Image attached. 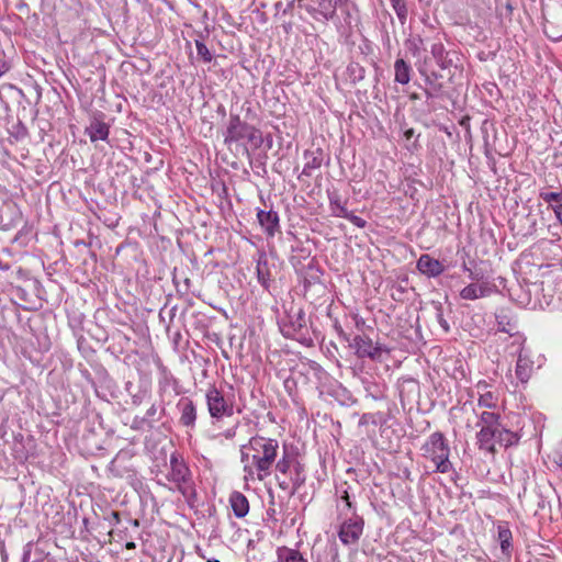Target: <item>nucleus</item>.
<instances>
[{
  "instance_id": "26",
  "label": "nucleus",
  "mask_w": 562,
  "mask_h": 562,
  "mask_svg": "<svg viewBox=\"0 0 562 562\" xmlns=\"http://www.w3.org/2000/svg\"><path fill=\"white\" fill-rule=\"evenodd\" d=\"M349 77L353 83L361 81L364 78V69L357 63H351L347 67Z\"/></svg>"
},
{
  "instance_id": "38",
  "label": "nucleus",
  "mask_w": 562,
  "mask_h": 562,
  "mask_svg": "<svg viewBox=\"0 0 562 562\" xmlns=\"http://www.w3.org/2000/svg\"><path fill=\"white\" fill-rule=\"evenodd\" d=\"M463 270H465V271H469V272H470L469 277H470V279H471V280H473V281H479V280H481V278H482L479 273H474L473 271H471L470 269H468L467 265H463Z\"/></svg>"
},
{
  "instance_id": "16",
  "label": "nucleus",
  "mask_w": 562,
  "mask_h": 562,
  "mask_svg": "<svg viewBox=\"0 0 562 562\" xmlns=\"http://www.w3.org/2000/svg\"><path fill=\"white\" fill-rule=\"evenodd\" d=\"M86 134L92 143L97 140H106L110 134V126L108 123L94 117L89 126L86 127Z\"/></svg>"
},
{
  "instance_id": "6",
  "label": "nucleus",
  "mask_w": 562,
  "mask_h": 562,
  "mask_svg": "<svg viewBox=\"0 0 562 562\" xmlns=\"http://www.w3.org/2000/svg\"><path fill=\"white\" fill-rule=\"evenodd\" d=\"M210 416L214 419H222L234 415V403L226 398L215 386L209 387L205 394Z\"/></svg>"
},
{
  "instance_id": "22",
  "label": "nucleus",
  "mask_w": 562,
  "mask_h": 562,
  "mask_svg": "<svg viewBox=\"0 0 562 562\" xmlns=\"http://www.w3.org/2000/svg\"><path fill=\"white\" fill-rule=\"evenodd\" d=\"M279 562H307L303 554L288 547H281L277 551Z\"/></svg>"
},
{
  "instance_id": "21",
  "label": "nucleus",
  "mask_w": 562,
  "mask_h": 562,
  "mask_svg": "<svg viewBox=\"0 0 562 562\" xmlns=\"http://www.w3.org/2000/svg\"><path fill=\"white\" fill-rule=\"evenodd\" d=\"M394 80L401 85H407L411 80L412 67L404 59L398 58L394 63Z\"/></svg>"
},
{
  "instance_id": "23",
  "label": "nucleus",
  "mask_w": 562,
  "mask_h": 562,
  "mask_svg": "<svg viewBox=\"0 0 562 562\" xmlns=\"http://www.w3.org/2000/svg\"><path fill=\"white\" fill-rule=\"evenodd\" d=\"M496 441L503 447H510L516 445L519 441V437L516 432L510 431L505 428H499V431L496 435Z\"/></svg>"
},
{
  "instance_id": "52",
  "label": "nucleus",
  "mask_w": 562,
  "mask_h": 562,
  "mask_svg": "<svg viewBox=\"0 0 562 562\" xmlns=\"http://www.w3.org/2000/svg\"><path fill=\"white\" fill-rule=\"evenodd\" d=\"M280 487L286 488V486L283 483H280Z\"/></svg>"
},
{
  "instance_id": "24",
  "label": "nucleus",
  "mask_w": 562,
  "mask_h": 562,
  "mask_svg": "<svg viewBox=\"0 0 562 562\" xmlns=\"http://www.w3.org/2000/svg\"><path fill=\"white\" fill-rule=\"evenodd\" d=\"M497 538L503 553L508 554L512 547V531L505 526H498Z\"/></svg>"
},
{
  "instance_id": "48",
  "label": "nucleus",
  "mask_w": 562,
  "mask_h": 562,
  "mask_svg": "<svg viewBox=\"0 0 562 562\" xmlns=\"http://www.w3.org/2000/svg\"><path fill=\"white\" fill-rule=\"evenodd\" d=\"M425 93H426V95H427L428 98H430V97H431V93H430L428 90H426V91H425Z\"/></svg>"
},
{
  "instance_id": "37",
  "label": "nucleus",
  "mask_w": 562,
  "mask_h": 562,
  "mask_svg": "<svg viewBox=\"0 0 562 562\" xmlns=\"http://www.w3.org/2000/svg\"><path fill=\"white\" fill-rule=\"evenodd\" d=\"M120 514L117 512H112L111 516L109 518V521L111 525H117L120 524Z\"/></svg>"
},
{
  "instance_id": "5",
  "label": "nucleus",
  "mask_w": 562,
  "mask_h": 562,
  "mask_svg": "<svg viewBox=\"0 0 562 562\" xmlns=\"http://www.w3.org/2000/svg\"><path fill=\"white\" fill-rule=\"evenodd\" d=\"M339 335L349 342V346L355 350L358 358H369L373 361H382V355L389 353V349L376 342L366 335H356L352 340L349 336L339 329Z\"/></svg>"
},
{
  "instance_id": "10",
  "label": "nucleus",
  "mask_w": 562,
  "mask_h": 562,
  "mask_svg": "<svg viewBox=\"0 0 562 562\" xmlns=\"http://www.w3.org/2000/svg\"><path fill=\"white\" fill-rule=\"evenodd\" d=\"M328 198L329 209L334 216L346 218L359 228L366 227L367 222L362 217L355 215L352 212H349L346 207V202L341 201L339 194L330 193Z\"/></svg>"
},
{
  "instance_id": "27",
  "label": "nucleus",
  "mask_w": 562,
  "mask_h": 562,
  "mask_svg": "<svg viewBox=\"0 0 562 562\" xmlns=\"http://www.w3.org/2000/svg\"><path fill=\"white\" fill-rule=\"evenodd\" d=\"M391 3L401 23L405 24L407 19V8L404 0H391Z\"/></svg>"
},
{
  "instance_id": "19",
  "label": "nucleus",
  "mask_w": 562,
  "mask_h": 562,
  "mask_svg": "<svg viewBox=\"0 0 562 562\" xmlns=\"http://www.w3.org/2000/svg\"><path fill=\"white\" fill-rule=\"evenodd\" d=\"M499 419V414L490 411H484L479 415V422L476 426L483 430H492L498 432L501 428Z\"/></svg>"
},
{
  "instance_id": "35",
  "label": "nucleus",
  "mask_w": 562,
  "mask_h": 562,
  "mask_svg": "<svg viewBox=\"0 0 562 562\" xmlns=\"http://www.w3.org/2000/svg\"><path fill=\"white\" fill-rule=\"evenodd\" d=\"M551 207L555 214L557 220L562 224V203L551 204Z\"/></svg>"
},
{
  "instance_id": "34",
  "label": "nucleus",
  "mask_w": 562,
  "mask_h": 562,
  "mask_svg": "<svg viewBox=\"0 0 562 562\" xmlns=\"http://www.w3.org/2000/svg\"><path fill=\"white\" fill-rule=\"evenodd\" d=\"M490 385L485 380H481L476 383L475 389L477 391L479 396L482 393H492V391L488 390Z\"/></svg>"
},
{
  "instance_id": "9",
  "label": "nucleus",
  "mask_w": 562,
  "mask_h": 562,
  "mask_svg": "<svg viewBox=\"0 0 562 562\" xmlns=\"http://www.w3.org/2000/svg\"><path fill=\"white\" fill-rule=\"evenodd\" d=\"M495 317L497 330L514 337V345L526 342V338L519 333L517 319L509 310L501 308Z\"/></svg>"
},
{
  "instance_id": "20",
  "label": "nucleus",
  "mask_w": 562,
  "mask_h": 562,
  "mask_svg": "<svg viewBox=\"0 0 562 562\" xmlns=\"http://www.w3.org/2000/svg\"><path fill=\"white\" fill-rule=\"evenodd\" d=\"M497 431L483 430L476 434V443L480 450H483L490 454L496 452L494 440L496 439Z\"/></svg>"
},
{
  "instance_id": "42",
  "label": "nucleus",
  "mask_w": 562,
  "mask_h": 562,
  "mask_svg": "<svg viewBox=\"0 0 562 562\" xmlns=\"http://www.w3.org/2000/svg\"><path fill=\"white\" fill-rule=\"evenodd\" d=\"M156 414V407L155 405H153L148 411H147V416H154Z\"/></svg>"
},
{
  "instance_id": "44",
  "label": "nucleus",
  "mask_w": 562,
  "mask_h": 562,
  "mask_svg": "<svg viewBox=\"0 0 562 562\" xmlns=\"http://www.w3.org/2000/svg\"><path fill=\"white\" fill-rule=\"evenodd\" d=\"M8 67L5 66V64H3L2 66H0V77L5 74L8 71Z\"/></svg>"
},
{
  "instance_id": "41",
  "label": "nucleus",
  "mask_w": 562,
  "mask_h": 562,
  "mask_svg": "<svg viewBox=\"0 0 562 562\" xmlns=\"http://www.w3.org/2000/svg\"><path fill=\"white\" fill-rule=\"evenodd\" d=\"M404 135L407 139H409L414 135V130L413 128L407 130Z\"/></svg>"
},
{
  "instance_id": "50",
  "label": "nucleus",
  "mask_w": 562,
  "mask_h": 562,
  "mask_svg": "<svg viewBox=\"0 0 562 562\" xmlns=\"http://www.w3.org/2000/svg\"><path fill=\"white\" fill-rule=\"evenodd\" d=\"M207 562H220V561L216 559H211V560H207Z\"/></svg>"
},
{
  "instance_id": "3",
  "label": "nucleus",
  "mask_w": 562,
  "mask_h": 562,
  "mask_svg": "<svg viewBox=\"0 0 562 562\" xmlns=\"http://www.w3.org/2000/svg\"><path fill=\"white\" fill-rule=\"evenodd\" d=\"M423 457L430 460L435 465V472L448 473L452 470L449 460L450 448L442 432H432L422 447Z\"/></svg>"
},
{
  "instance_id": "7",
  "label": "nucleus",
  "mask_w": 562,
  "mask_h": 562,
  "mask_svg": "<svg viewBox=\"0 0 562 562\" xmlns=\"http://www.w3.org/2000/svg\"><path fill=\"white\" fill-rule=\"evenodd\" d=\"M363 527V518L353 512L350 518L344 519V521L340 524L338 531L339 540L345 546L357 543L362 536Z\"/></svg>"
},
{
  "instance_id": "28",
  "label": "nucleus",
  "mask_w": 562,
  "mask_h": 562,
  "mask_svg": "<svg viewBox=\"0 0 562 562\" xmlns=\"http://www.w3.org/2000/svg\"><path fill=\"white\" fill-rule=\"evenodd\" d=\"M195 47L198 55L205 61L210 63L212 60V54L206 47V45L201 40H195Z\"/></svg>"
},
{
  "instance_id": "36",
  "label": "nucleus",
  "mask_w": 562,
  "mask_h": 562,
  "mask_svg": "<svg viewBox=\"0 0 562 562\" xmlns=\"http://www.w3.org/2000/svg\"><path fill=\"white\" fill-rule=\"evenodd\" d=\"M437 319H438V323L440 324V326L443 328V330L448 331L449 325H448V322L443 318V315L441 312L437 313Z\"/></svg>"
},
{
  "instance_id": "14",
  "label": "nucleus",
  "mask_w": 562,
  "mask_h": 562,
  "mask_svg": "<svg viewBox=\"0 0 562 562\" xmlns=\"http://www.w3.org/2000/svg\"><path fill=\"white\" fill-rule=\"evenodd\" d=\"M257 220L261 226V228L265 231V233L273 237L274 234L279 231V215L276 211H258L257 213Z\"/></svg>"
},
{
  "instance_id": "29",
  "label": "nucleus",
  "mask_w": 562,
  "mask_h": 562,
  "mask_svg": "<svg viewBox=\"0 0 562 562\" xmlns=\"http://www.w3.org/2000/svg\"><path fill=\"white\" fill-rule=\"evenodd\" d=\"M540 198L547 203H562V192H540Z\"/></svg>"
},
{
  "instance_id": "1",
  "label": "nucleus",
  "mask_w": 562,
  "mask_h": 562,
  "mask_svg": "<svg viewBox=\"0 0 562 562\" xmlns=\"http://www.w3.org/2000/svg\"><path fill=\"white\" fill-rule=\"evenodd\" d=\"M278 452V440L262 436H254L247 443L241 445L240 462L245 479L258 481L267 479L272 472Z\"/></svg>"
},
{
  "instance_id": "4",
  "label": "nucleus",
  "mask_w": 562,
  "mask_h": 562,
  "mask_svg": "<svg viewBox=\"0 0 562 562\" xmlns=\"http://www.w3.org/2000/svg\"><path fill=\"white\" fill-rule=\"evenodd\" d=\"M245 139L255 146H259L262 142L260 132L257 128L243 122L238 115L232 114L226 128L224 143L231 145Z\"/></svg>"
},
{
  "instance_id": "46",
  "label": "nucleus",
  "mask_w": 562,
  "mask_h": 562,
  "mask_svg": "<svg viewBox=\"0 0 562 562\" xmlns=\"http://www.w3.org/2000/svg\"><path fill=\"white\" fill-rule=\"evenodd\" d=\"M432 78L429 76V75H426V82L427 83H432Z\"/></svg>"
},
{
  "instance_id": "12",
  "label": "nucleus",
  "mask_w": 562,
  "mask_h": 562,
  "mask_svg": "<svg viewBox=\"0 0 562 562\" xmlns=\"http://www.w3.org/2000/svg\"><path fill=\"white\" fill-rule=\"evenodd\" d=\"M416 267L422 274L428 278H436L445 271L443 265L428 254H424L419 257Z\"/></svg>"
},
{
  "instance_id": "15",
  "label": "nucleus",
  "mask_w": 562,
  "mask_h": 562,
  "mask_svg": "<svg viewBox=\"0 0 562 562\" xmlns=\"http://www.w3.org/2000/svg\"><path fill=\"white\" fill-rule=\"evenodd\" d=\"M256 273L258 282L266 289L269 290L273 282L272 269L269 265L266 254H260L257 259Z\"/></svg>"
},
{
  "instance_id": "32",
  "label": "nucleus",
  "mask_w": 562,
  "mask_h": 562,
  "mask_svg": "<svg viewBox=\"0 0 562 562\" xmlns=\"http://www.w3.org/2000/svg\"><path fill=\"white\" fill-rule=\"evenodd\" d=\"M431 54L436 58L437 63H440L441 58H443L445 55V47L442 44H434L431 46Z\"/></svg>"
},
{
  "instance_id": "17",
  "label": "nucleus",
  "mask_w": 562,
  "mask_h": 562,
  "mask_svg": "<svg viewBox=\"0 0 562 562\" xmlns=\"http://www.w3.org/2000/svg\"><path fill=\"white\" fill-rule=\"evenodd\" d=\"M304 167L301 176L311 177L313 171L319 169L323 162V151L321 149L316 150H305L304 151Z\"/></svg>"
},
{
  "instance_id": "30",
  "label": "nucleus",
  "mask_w": 562,
  "mask_h": 562,
  "mask_svg": "<svg viewBox=\"0 0 562 562\" xmlns=\"http://www.w3.org/2000/svg\"><path fill=\"white\" fill-rule=\"evenodd\" d=\"M305 482V476L302 474L301 467H295V477L292 479L293 490L296 491Z\"/></svg>"
},
{
  "instance_id": "8",
  "label": "nucleus",
  "mask_w": 562,
  "mask_h": 562,
  "mask_svg": "<svg viewBox=\"0 0 562 562\" xmlns=\"http://www.w3.org/2000/svg\"><path fill=\"white\" fill-rule=\"evenodd\" d=\"M517 345V362L515 368V375L521 383H527L535 369V361L532 351L526 348L525 344Z\"/></svg>"
},
{
  "instance_id": "43",
  "label": "nucleus",
  "mask_w": 562,
  "mask_h": 562,
  "mask_svg": "<svg viewBox=\"0 0 562 562\" xmlns=\"http://www.w3.org/2000/svg\"><path fill=\"white\" fill-rule=\"evenodd\" d=\"M135 547H136L135 542H133V541H128L125 544V548L128 549V550H133V549H135Z\"/></svg>"
},
{
  "instance_id": "11",
  "label": "nucleus",
  "mask_w": 562,
  "mask_h": 562,
  "mask_svg": "<svg viewBox=\"0 0 562 562\" xmlns=\"http://www.w3.org/2000/svg\"><path fill=\"white\" fill-rule=\"evenodd\" d=\"M495 291L496 286L490 282L471 283L460 291V297L462 300H477L490 296Z\"/></svg>"
},
{
  "instance_id": "18",
  "label": "nucleus",
  "mask_w": 562,
  "mask_h": 562,
  "mask_svg": "<svg viewBox=\"0 0 562 562\" xmlns=\"http://www.w3.org/2000/svg\"><path fill=\"white\" fill-rule=\"evenodd\" d=\"M229 505L237 518H244L249 512V502L240 492L234 491L229 495Z\"/></svg>"
},
{
  "instance_id": "13",
  "label": "nucleus",
  "mask_w": 562,
  "mask_h": 562,
  "mask_svg": "<svg viewBox=\"0 0 562 562\" xmlns=\"http://www.w3.org/2000/svg\"><path fill=\"white\" fill-rule=\"evenodd\" d=\"M177 408L180 412V423L188 428H193L196 420V407L192 400L181 397L177 404Z\"/></svg>"
},
{
  "instance_id": "49",
  "label": "nucleus",
  "mask_w": 562,
  "mask_h": 562,
  "mask_svg": "<svg viewBox=\"0 0 562 562\" xmlns=\"http://www.w3.org/2000/svg\"><path fill=\"white\" fill-rule=\"evenodd\" d=\"M133 525L137 527V526H138V520H137V519H135V520L133 521Z\"/></svg>"
},
{
  "instance_id": "40",
  "label": "nucleus",
  "mask_w": 562,
  "mask_h": 562,
  "mask_svg": "<svg viewBox=\"0 0 562 562\" xmlns=\"http://www.w3.org/2000/svg\"><path fill=\"white\" fill-rule=\"evenodd\" d=\"M439 65L440 68L442 69H446L449 64H450V60L448 61L447 58L443 56V58H441L440 63H437Z\"/></svg>"
},
{
  "instance_id": "25",
  "label": "nucleus",
  "mask_w": 562,
  "mask_h": 562,
  "mask_svg": "<svg viewBox=\"0 0 562 562\" xmlns=\"http://www.w3.org/2000/svg\"><path fill=\"white\" fill-rule=\"evenodd\" d=\"M498 396L495 393H482L477 398V405L484 408H495L497 406Z\"/></svg>"
},
{
  "instance_id": "33",
  "label": "nucleus",
  "mask_w": 562,
  "mask_h": 562,
  "mask_svg": "<svg viewBox=\"0 0 562 562\" xmlns=\"http://www.w3.org/2000/svg\"><path fill=\"white\" fill-rule=\"evenodd\" d=\"M305 326V319H304V313L302 311H300L297 313V318L295 322H293L291 324V328L293 329V331H299L301 330L303 327Z\"/></svg>"
},
{
  "instance_id": "47",
  "label": "nucleus",
  "mask_w": 562,
  "mask_h": 562,
  "mask_svg": "<svg viewBox=\"0 0 562 562\" xmlns=\"http://www.w3.org/2000/svg\"><path fill=\"white\" fill-rule=\"evenodd\" d=\"M535 225H536V222L533 221L532 224H531V229H530V234L535 231Z\"/></svg>"
},
{
  "instance_id": "45",
  "label": "nucleus",
  "mask_w": 562,
  "mask_h": 562,
  "mask_svg": "<svg viewBox=\"0 0 562 562\" xmlns=\"http://www.w3.org/2000/svg\"><path fill=\"white\" fill-rule=\"evenodd\" d=\"M363 324H364L363 318H357V319H356V326H357L358 328H360V326H361V325H363Z\"/></svg>"
},
{
  "instance_id": "51",
  "label": "nucleus",
  "mask_w": 562,
  "mask_h": 562,
  "mask_svg": "<svg viewBox=\"0 0 562 562\" xmlns=\"http://www.w3.org/2000/svg\"><path fill=\"white\" fill-rule=\"evenodd\" d=\"M29 555H30V552L25 553L24 554V560H26L29 558Z\"/></svg>"
},
{
  "instance_id": "2",
  "label": "nucleus",
  "mask_w": 562,
  "mask_h": 562,
  "mask_svg": "<svg viewBox=\"0 0 562 562\" xmlns=\"http://www.w3.org/2000/svg\"><path fill=\"white\" fill-rule=\"evenodd\" d=\"M166 479L169 483L173 484V487L170 490L181 493L189 505L196 501L198 495L192 472L178 452H173L170 456Z\"/></svg>"
},
{
  "instance_id": "31",
  "label": "nucleus",
  "mask_w": 562,
  "mask_h": 562,
  "mask_svg": "<svg viewBox=\"0 0 562 562\" xmlns=\"http://www.w3.org/2000/svg\"><path fill=\"white\" fill-rule=\"evenodd\" d=\"M291 461L284 456L282 459H280L278 462L276 461L274 467L276 470L279 471L282 474L288 473L290 470Z\"/></svg>"
},
{
  "instance_id": "39",
  "label": "nucleus",
  "mask_w": 562,
  "mask_h": 562,
  "mask_svg": "<svg viewBox=\"0 0 562 562\" xmlns=\"http://www.w3.org/2000/svg\"><path fill=\"white\" fill-rule=\"evenodd\" d=\"M342 501L346 503V506L349 508V509H352V503L350 501V497H349V494L347 491H345L344 495L341 496Z\"/></svg>"
}]
</instances>
